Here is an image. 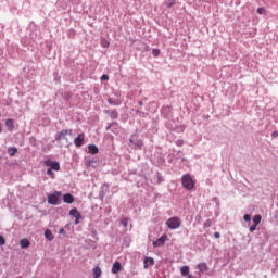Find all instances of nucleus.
I'll use <instances>...</instances> for the list:
<instances>
[{
  "mask_svg": "<svg viewBox=\"0 0 278 278\" xmlns=\"http://www.w3.org/2000/svg\"><path fill=\"white\" fill-rule=\"evenodd\" d=\"M5 125L9 129L11 130L14 129V119H11V118L7 119Z\"/></svg>",
  "mask_w": 278,
  "mask_h": 278,
  "instance_id": "obj_19",
  "label": "nucleus"
},
{
  "mask_svg": "<svg viewBox=\"0 0 278 278\" xmlns=\"http://www.w3.org/2000/svg\"><path fill=\"white\" fill-rule=\"evenodd\" d=\"M155 264V261L153 257H146L143 261V268L147 270L150 266H153Z\"/></svg>",
  "mask_w": 278,
  "mask_h": 278,
  "instance_id": "obj_8",
  "label": "nucleus"
},
{
  "mask_svg": "<svg viewBox=\"0 0 278 278\" xmlns=\"http://www.w3.org/2000/svg\"><path fill=\"white\" fill-rule=\"evenodd\" d=\"M8 153H9V155L11 156V157H14L15 155H16V153H18V149L17 148H9L8 149Z\"/></svg>",
  "mask_w": 278,
  "mask_h": 278,
  "instance_id": "obj_17",
  "label": "nucleus"
},
{
  "mask_svg": "<svg viewBox=\"0 0 278 278\" xmlns=\"http://www.w3.org/2000/svg\"><path fill=\"white\" fill-rule=\"evenodd\" d=\"M75 225H79V218L75 219Z\"/></svg>",
  "mask_w": 278,
  "mask_h": 278,
  "instance_id": "obj_36",
  "label": "nucleus"
},
{
  "mask_svg": "<svg viewBox=\"0 0 278 278\" xmlns=\"http://www.w3.org/2000/svg\"><path fill=\"white\" fill-rule=\"evenodd\" d=\"M47 175H49V177H51V179H55V173H53V169H48Z\"/></svg>",
  "mask_w": 278,
  "mask_h": 278,
  "instance_id": "obj_25",
  "label": "nucleus"
},
{
  "mask_svg": "<svg viewBox=\"0 0 278 278\" xmlns=\"http://www.w3.org/2000/svg\"><path fill=\"white\" fill-rule=\"evenodd\" d=\"M43 165L47 166L50 170H60V162L52 161L51 159H48L43 161Z\"/></svg>",
  "mask_w": 278,
  "mask_h": 278,
  "instance_id": "obj_4",
  "label": "nucleus"
},
{
  "mask_svg": "<svg viewBox=\"0 0 278 278\" xmlns=\"http://www.w3.org/2000/svg\"><path fill=\"white\" fill-rule=\"evenodd\" d=\"M197 268L200 270V273H207L210 270L207 263H200L197 265Z\"/></svg>",
  "mask_w": 278,
  "mask_h": 278,
  "instance_id": "obj_13",
  "label": "nucleus"
},
{
  "mask_svg": "<svg viewBox=\"0 0 278 278\" xmlns=\"http://www.w3.org/2000/svg\"><path fill=\"white\" fill-rule=\"evenodd\" d=\"M167 240H168V236L167 235H163L156 241H153V247H164V244H166Z\"/></svg>",
  "mask_w": 278,
  "mask_h": 278,
  "instance_id": "obj_5",
  "label": "nucleus"
},
{
  "mask_svg": "<svg viewBox=\"0 0 278 278\" xmlns=\"http://www.w3.org/2000/svg\"><path fill=\"white\" fill-rule=\"evenodd\" d=\"M182 188L185 190H192L194 188V180L190 174H186L181 177Z\"/></svg>",
  "mask_w": 278,
  "mask_h": 278,
  "instance_id": "obj_2",
  "label": "nucleus"
},
{
  "mask_svg": "<svg viewBox=\"0 0 278 278\" xmlns=\"http://www.w3.org/2000/svg\"><path fill=\"white\" fill-rule=\"evenodd\" d=\"M257 14H266V9L265 8H258L257 9Z\"/></svg>",
  "mask_w": 278,
  "mask_h": 278,
  "instance_id": "obj_27",
  "label": "nucleus"
},
{
  "mask_svg": "<svg viewBox=\"0 0 278 278\" xmlns=\"http://www.w3.org/2000/svg\"><path fill=\"white\" fill-rule=\"evenodd\" d=\"M243 220H245V223H250V220H251V215H250V214H245V215L243 216Z\"/></svg>",
  "mask_w": 278,
  "mask_h": 278,
  "instance_id": "obj_28",
  "label": "nucleus"
},
{
  "mask_svg": "<svg viewBox=\"0 0 278 278\" xmlns=\"http://www.w3.org/2000/svg\"><path fill=\"white\" fill-rule=\"evenodd\" d=\"M63 201L64 203H68V204L75 203V197H73V194L71 193H66L63 195Z\"/></svg>",
  "mask_w": 278,
  "mask_h": 278,
  "instance_id": "obj_12",
  "label": "nucleus"
},
{
  "mask_svg": "<svg viewBox=\"0 0 278 278\" xmlns=\"http://www.w3.org/2000/svg\"><path fill=\"white\" fill-rule=\"evenodd\" d=\"M110 129L112 130L113 134H118V123L113 122L111 123L108 127L106 130L110 131Z\"/></svg>",
  "mask_w": 278,
  "mask_h": 278,
  "instance_id": "obj_10",
  "label": "nucleus"
},
{
  "mask_svg": "<svg viewBox=\"0 0 278 278\" xmlns=\"http://www.w3.org/2000/svg\"><path fill=\"white\" fill-rule=\"evenodd\" d=\"M152 55H154V58H157L160 55V49H153Z\"/></svg>",
  "mask_w": 278,
  "mask_h": 278,
  "instance_id": "obj_26",
  "label": "nucleus"
},
{
  "mask_svg": "<svg viewBox=\"0 0 278 278\" xmlns=\"http://www.w3.org/2000/svg\"><path fill=\"white\" fill-rule=\"evenodd\" d=\"M70 216H73L74 218H81V213L77 208H72L70 211Z\"/></svg>",
  "mask_w": 278,
  "mask_h": 278,
  "instance_id": "obj_15",
  "label": "nucleus"
},
{
  "mask_svg": "<svg viewBox=\"0 0 278 278\" xmlns=\"http://www.w3.org/2000/svg\"><path fill=\"white\" fill-rule=\"evenodd\" d=\"M253 223H254L255 227H257V225H260V223H262V215H254Z\"/></svg>",
  "mask_w": 278,
  "mask_h": 278,
  "instance_id": "obj_18",
  "label": "nucleus"
},
{
  "mask_svg": "<svg viewBox=\"0 0 278 278\" xmlns=\"http://www.w3.org/2000/svg\"><path fill=\"white\" fill-rule=\"evenodd\" d=\"M177 2L175 0H165L164 5H166V8L170 9L173 8V5H175Z\"/></svg>",
  "mask_w": 278,
  "mask_h": 278,
  "instance_id": "obj_20",
  "label": "nucleus"
},
{
  "mask_svg": "<svg viewBox=\"0 0 278 278\" xmlns=\"http://www.w3.org/2000/svg\"><path fill=\"white\" fill-rule=\"evenodd\" d=\"M168 229H179L181 227V219L179 217H170L166 222Z\"/></svg>",
  "mask_w": 278,
  "mask_h": 278,
  "instance_id": "obj_3",
  "label": "nucleus"
},
{
  "mask_svg": "<svg viewBox=\"0 0 278 278\" xmlns=\"http://www.w3.org/2000/svg\"><path fill=\"white\" fill-rule=\"evenodd\" d=\"M94 278L101 277V267L93 268Z\"/></svg>",
  "mask_w": 278,
  "mask_h": 278,
  "instance_id": "obj_22",
  "label": "nucleus"
},
{
  "mask_svg": "<svg viewBox=\"0 0 278 278\" xmlns=\"http://www.w3.org/2000/svg\"><path fill=\"white\" fill-rule=\"evenodd\" d=\"M139 105H142V101H139Z\"/></svg>",
  "mask_w": 278,
  "mask_h": 278,
  "instance_id": "obj_40",
  "label": "nucleus"
},
{
  "mask_svg": "<svg viewBox=\"0 0 278 278\" xmlns=\"http://www.w3.org/2000/svg\"><path fill=\"white\" fill-rule=\"evenodd\" d=\"M54 140H56V142L64 141L66 147H68V144H71V141L73 140V130L72 129H63V130L56 132L54 136Z\"/></svg>",
  "mask_w": 278,
  "mask_h": 278,
  "instance_id": "obj_1",
  "label": "nucleus"
},
{
  "mask_svg": "<svg viewBox=\"0 0 278 278\" xmlns=\"http://www.w3.org/2000/svg\"><path fill=\"white\" fill-rule=\"evenodd\" d=\"M5 244V238L0 235V247H3Z\"/></svg>",
  "mask_w": 278,
  "mask_h": 278,
  "instance_id": "obj_29",
  "label": "nucleus"
},
{
  "mask_svg": "<svg viewBox=\"0 0 278 278\" xmlns=\"http://www.w3.org/2000/svg\"><path fill=\"white\" fill-rule=\"evenodd\" d=\"M1 131H3V128H2L1 125H0V134H1Z\"/></svg>",
  "mask_w": 278,
  "mask_h": 278,
  "instance_id": "obj_38",
  "label": "nucleus"
},
{
  "mask_svg": "<svg viewBox=\"0 0 278 278\" xmlns=\"http://www.w3.org/2000/svg\"><path fill=\"white\" fill-rule=\"evenodd\" d=\"M101 79H102L103 81H108V79H110V76H108L106 74H103V75L101 76Z\"/></svg>",
  "mask_w": 278,
  "mask_h": 278,
  "instance_id": "obj_30",
  "label": "nucleus"
},
{
  "mask_svg": "<svg viewBox=\"0 0 278 278\" xmlns=\"http://www.w3.org/2000/svg\"><path fill=\"white\" fill-rule=\"evenodd\" d=\"M55 195H56V197H62V192L56 191V192H55Z\"/></svg>",
  "mask_w": 278,
  "mask_h": 278,
  "instance_id": "obj_35",
  "label": "nucleus"
},
{
  "mask_svg": "<svg viewBox=\"0 0 278 278\" xmlns=\"http://www.w3.org/2000/svg\"><path fill=\"white\" fill-rule=\"evenodd\" d=\"M60 233H64V228H62V229L60 230Z\"/></svg>",
  "mask_w": 278,
  "mask_h": 278,
  "instance_id": "obj_37",
  "label": "nucleus"
},
{
  "mask_svg": "<svg viewBox=\"0 0 278 278\" xmlns=\"http://www.w3.org/2000/svg\"><path fill=\"white\" fill-rule=\"evenodd\" d=\"M130 142H134V140L130 139Z\"/></svg>",
  "mask_w": 278,
  "mask_h": 278,
  "instance_id": "obj_41",
  "label": "nucleus"
},
{
  "mask_svg": "<svg viewBox=\"0 0 278 278\" xmlns=\"http://www.w3.org/2000/svg\"><path fill=\"white\" fill-rule=\"evenodd\" d=\"M257 229V226H255V224L253 226L250 227V233H253V231H255Z\"/></svg>",
  "mask_w": 278,
  "mask_h": 278,
  "instance_id": "obj_31",
  "label": "nucleus"
},
{
  "mask_svg": "<svg viewBox=\"0 0 278 278\" xmlns=\"http://www.w3.org/2000/svg\"><path fill=\"white\" fill-rule=\"evenodd\" d=\"M121 270H123V267L121 265V262H115L112 266V273L113 275H118V273H121Z\"/></svg>",
  "mask_w": 278,
  "mask_h": 278,
  "instance_id": "obj_7",
  "label": "nucleus"
},
{
  "mask_svg": "<svg viewBox=\"0 0 278 278\" xmlns=\"http://www.w3.org/2000/svg\"><path fill=\"white\" fill-rule=\"evenodd\" d=\"M45 238H47V240H53V232L51 230H46L45 231Z\"/></svg>",
  "mask_w": 278,
  "mask_h": 278,
  "instance_id": "obj_21",
  "label": "nucleus"
},
{
  "mask_svg": "<svg viewBox=\"0 0 278 278\" xmlns=\"http://www.w3.org/2000/svg\"><path fill=\"white\" fill-rule=\"evenodd\" d=\"M58 201H60V199L58 198V195L55 194H49L48 195V203L50 205H58Z\"/></svg>",
  "mask_w": 278,
  "mask_h": 278,
  "instance_id": "obj_9",
  "label": "nucleus"
},
{
  "mask_svg": "<svg viewBox=\"0 0 278 278\" xmlns=\"http://www.w3.org/2000/svg\"><path fill=\"white\" fill-rule=\"evenodd\" d=\"M180 273L182 277H188V275H190V267L188 266H182L180 268Z\"/></svg>",
  "mask_w": 278,
  "mask_h": 278,
  "instance_id": "obj_16",
  "label": "nucleus"
},
{
  "mask_svg": "<svg viewBox=\"0 0 278 278\" xmlns=\"http://www.w3.org/2000/svg\"><path fill=\"white\" fill-rule=\"evenodd\" d=\"M128 224H129V218L127 217L121 218V225H123V227H127Z\"/></svg>",
  "mask_w": 278,
  "mask_h": 278,
  "instance_id": "obj_23",
  "label": "nucleus"
},
{
  "mask_svg": "<svg viewBox=\"0 0 278 278\" xmlns=\"http://www.w3.org/2000/svg\"><path fill=\"white\" fill-rule=\"evenodd\" d=\"M271 138H278V131H274V132L271 134Z\"/></svg>",
  "mask_w": 278,
  "mask_h": 278,
  "instance_id": "obj_32",
  "label": "nucleus"
},
{
  "mask_svg": "<svg viewBox=\"0 0 278 278\" xmlns=\"http://www.w3.org/2000/svg\"><path fill=\"white\" fill-rule=\"evenodd\" d=\"M101 46H102L104 49H108V47H110V41L103 39V40L101 41Z\"/></svg>",
  "mask_w": 278,
  "mask_h": 278,
  "instance_id": "obj_24",
  "label": "nucleus"
},
{
  "mask_svg": "<svg viewBox=\"0 0 278 278\" xmlns=\"http://www.w3.org/2000/svg\"><path fill=\"white\" fill-rule=\"evenodd\" d=\"M85 138L86 136L84 134L78 135L74 140L75 147H83Z\"/></svg>",
  "mask_w": 278,
  "mask_h": 278,
  "instance_id": "obj_6",
  "label": "nucleus"
},
{
  "mask_svg": "<svg viewBox=\"0 0 278 278\" xmlns=\"http://www.w3.org/2000/svg\"><path fill=\"white\" fill-rule=\"evenodd\" d=\"M193 277H194V276H192V275H189V276H188V278H193Z\"/></svg>",
  "mask_w": 278,
  "mask_h": 278,
  "instance_id": "obj_39",
  "label": "nucleus"
},
{
  "mask_svg": "<svg viewBox=\"0 0 278 278\" xmlns=\"http://www.w3.org/2000/svg\"><path fill=\"white\" fill-rule=\"evenodd\" d=\"M137 147H138L139 149H142V142L139 141V142L137 143Z\"/></svg>",
  "mask_w": 278,
  "mask_h": 278,
  "instance_id": "obj_34",
  "label": "nucleus"
},
{
  "mask_svg": "<svg viewBox=\"0 0 278 278\" xmlns=\"http://www.w3.org/2000/svg\"><path fill=\"white\" fill-rule=\"evenodd\" d=\"M214 238L216 239L220 238V232H214Z\"/></svg>",
  "mask_w": 278,
  "mask_h": 278,
  "instance_id": "obj_33",
  "label": "nucleus"
},
{
  "mask_svg": "<svg viewBox=\"0 0 278 278\" xmlns=\"http://www.w3.org/2000/svg\"><path fill=\"white\" fill-rule=\"evenodd\" d=\"M88 150L91 155H97V153H99V148L96 144H89Z\"/></svg>",
  "mask_w": 278,
  "mask_h": 278,
  "instance_id": "obj_14",
  "label": "nucleus"
},
{
  "mask_svg": "<svg viewBox=\"0 0 278 278\" xmlns=\"http://www.w3.org/2000/svg\"><path fill=\"white\" fill-rule=\"evenodd\" d=\"M20 247L21 249H29V247H31V242L29 241V239L24 238L20 241Z\"/></svg>",
  "mask_w": 278,
  "mask_h": 278,
  "instance_id": "obj_11",
  "label": "nucleus"
}]
</instances>
